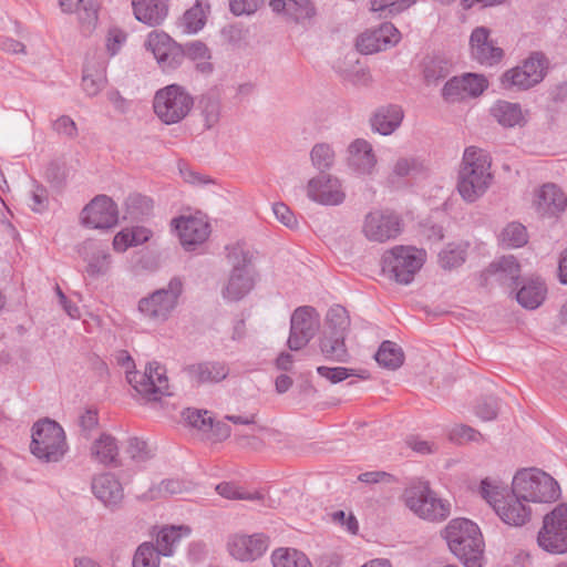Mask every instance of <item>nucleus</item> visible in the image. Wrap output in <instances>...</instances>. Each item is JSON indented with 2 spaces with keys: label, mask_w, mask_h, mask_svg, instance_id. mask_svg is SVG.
<instances>
[{
  "label": "nucleus",
  "mask_w": 567,
  "mask_h": 567,
  "mask_svg": "<svg viewBox=\"0 0 567 567\" xmlns=\"http://www.w3.org/2000/svg\"><path fill=\"white\" fill-rule=\"evenodd\" d=\"M489 169L491 161L485 151L475 146L465 148L457 190L466 203H474L486 193L493 179Z\"/></svg>",
  "instance_id": "f257e3e1"
},
{
  "label": "nucleus",
  "mask_w": 567,
  "mask_h": 567,
  "mask_svg": "<svg viewBox=\"0 0 567 567\" xmlns=\"http://www.w3.org/2000/svg\"><path fill=\"white\" fill-rule=\"evenodd\" d=\"M444 538L465 567H482L484 540L475 523L466 518L452 519L444 529Z\"/></svg>",
  "instance_id": "f03ea898"
},
{
  "label": "nucleus",
  "mask_w": 567,
  "mask_h": 567,
  "mask_svg": "<svg viewBox=\"0 0 567 567\" xmlns=\"http://www.w3.org/2000/svg\"><path fill=\"white\" fill-rule=\"evenodd\" d=\"M480 494L493 507L498 517L512 526H522L530 518V508L526 502L513 491L499 486L486 477L482 480Z\"/></svg>",
  "instance_id": "7ed1b4c3"
},
{
  "label": "nucleus",
  "mask_w": 567,
  "mask_h": 567,
  "mask_svg": "<svg viewBox=\"0 0 567 567\" xmlns=\"http://www.w3.org/2000/svg\"><path fill=\"white\" fill-rule=\"evenodd\" d=\"M31 453L42 462H60L68 452L63 427L55 421L43 419L32 426Z\"/></svg>",
  "instance_id": "20e7f679"
},
{
  "label": "nucleus",
  "mask_w": 567,
  "mask_h": 567,
  "mask_svg": "<svg viewBox=\"0 0 567 567\" xmlns=\"http://www.w3.org/2000/svg\"><path fill=\"white\" fill-rule=\"evenodd\" d=\"M512 484L513 491L525 502L550 503L560 495V488L555 478L538 468L518 471Z\"/></svg>",
  "instance_id": "39448f33"
},
{
  "label": "nucleus",
  "mask_w": 567,
  "mask_h": 567,
  "mask_svg": "<svg viewBox=\"0 0 567 567\" xmlns=\"http://www.w3.org/2000/svg\"><path fill=\"white\" fill-rule=\"evenodd\" d=\"M403 499L406 507L422 519L441 522L451 514L450 502L439 498L429 482L420 481L405 488Z\"/></svg>",
  "instance_id": "423d86ee"
},
{
  "label": "nucleus",
  "mask_w": 567,
  "mask_h": 567,
  "mask_svg": "<svg viewBox=\"0 0 567 567\" xmlns=\"http://www.w3.org/2000/svg\"><path fill=\"white\" fill-rule=\"evenodd\" d=\"M193 106V95L179 84H169L159 89L153 99L154 113L166 125L182 122Z\"/></svg>",
  "instance_id": "0eeeda50"
},
{
  "label": "nucleus",
  "mask_w": 567,
  "mask_h": 567,
  "mask_svg": "<svg viewBox=\"0 0 567 567\" xmlns=\"http://www.w3.org/2000/svg\"><path fill=\"white\" fill-rule=\"evenodd\" d=\"M548 61L544 53L533 52L520 64L506 70L499 84L506 91H527L539 84L547 72Z\"/></svg>",
  "instance_id": "6e6552de"
},
{
  "label": "nucleus",
  "mask_w": 567,
  "mask_h": 567,
  "mask_svg": "<svg viewBox=\"0 0 567 567\" xmlns=\"http://www.w3.org/2000/svg\"><path fill=\"white\" fill-rule=\"evenodd\" d=\"M537 545L548 554L567 553V503L556 505L543 517Z\"/></svg>",
  "instance_id": "1a4fd4ad"
},
{
  "label": "nucleus",
  "mask_w": 567,
  "mask_h": 567,
  "mask_svg": "<svg viewBox=\"0 0 567 567\" xmlns=\"http://www.w3.org/2000/svg\"><path fill=\"white\" fill-rule=\"evenodd\" d=\"M184 291L179 277H173L166 287L159 288L138 301L140 312L148 319L166 321L178 305Z\"/></svg>",
  "instance_id": "9d476101"
},
{
  "label": "nucleus",
  "mask_w": 567,
  "mask_h": 567,
  "mask_svg": "<svg viewBox=\"0 0 567 567\" xmlns=\"http://www.w3.org/2000/svg\"><path fill=\"white\" fill-rule=\"evenodd\" d=\"M228 257L233 270L228 284L223 290V296L230 301H238L254 287V277L249 268L251 255L240 247H234Z\"/></svg>",
  "instance_id": "9b49d317"
},
{
  "label": "nucleus",
  "mask_w": 567,
  "mask_h": 567,
  "mask_svg": "<svg viewBox=\"0 0 567 567\" xmlns=\"http://www.w3.org/2000/svg\"><path fill=\"white\" fill-rule=\"evenodd\" d=\"M126 380L147 401H158L163 395H171L166 370L157 362L148 363L143 373L126 371Z\"/></svg>",
  "instance_id": "f8f14e48"
},
{
  "label": "nucleus",
  "mask_w": 567,
  "mask_h": 567,
  "mask_svg": "<svg viewBox=\"0 0 567 567\" xmlns=\"http://www.w3.org/2000/svg\"><path fill=\"white\" fill-rule=\"evenodd\" d=\"M422 258L411 247H395L383 257V270L389 271L396 282L410 284L422 267Z\"/></svg>",
  "instance_id": "ddd939ff"
},
{
  "label": "nucleus",
  "mask_w": 567,
  "mask_h": 567,
  "mask_svg": "<svg viewBox=\"0 0 567 567\" xmlns=\"http://www.w3.org/2000/svg\"><path fill=\"white\" fill-rule=\"evenodd\" d=\"M320 327V317L315 308L303 306L297 308L290 319V333L287 344L290 350L305 348L316 336Z\"/></svg>",
  "instance_id": "4468645a"
},
{
  "label": "nucleus",
  "mask_w": 567,
  "mask_h": 567,
  "mask_svg": "<svg viewBox=\"0 0 567 567\" xmlns=\"http://www.w3.org/2000/svg\"><path fill=\"white\" fill-rule=\"evenodd\" d=\"M401 231V218L392 212L375 209L364 217L362 233L370 241L384 243L398 237Z\"/></svg>",
  "instance_id": "2eb2a0df"
},
{
  "label": "nucleus",
  "mask_w": 567,
  "mask_h": 567,
  "mask_svg": "<svg viewBox=\"0 0 567 567\" xmlns=\"http://www.w3.org/2000/svg\"><path fill=\"white\" fill-rule=\"evenodd\" d=\"M171 226L177 231L182 246L187 250L205 243L210 234L208 219L202 214L173 218Z\"/></svg>",
  "instance_id": "dca6fc26"
},
{
  "label": "nucleus",
  "mask_w": 567,
  "mask_h": 567,
  "mask_svg": "<svg viewBox=\"0 0 567 567\" xmlns=\"http://www.w3.org/2000/svg\"><path fill=\"white\" fill-rule=\"evenodd\" d=\"M117 219V205L106 195L95 196L81 212L82 224L93 229L111 228Z\"/></svg>",
  "instance_id": "f3484780"
},
{
  "label": "nucleus",
  "mask_w": 567,
  "mask_h": 567,
  "mask_svg": "<svg viewBox=\"0 0 567 567\" xmlns=\"http://www.w3.org/2000/svg\"><path fill=\"white\" fill-rule=\"evenodd\" d=\"M471 59L485 66H494L504 58V50L492 39L487 27H476L470 35Z\"/></svg>",
  "instance_id": "a211bd4d"
},
{
  "label": "nucleus",
  "mask_w": 567,
  "mask_h": 567,
  "mask_svg": "<svg viewBox=\"0 0 567 567\" xmlns=\"http://www.w3.org/2000/svg\"><path fill=\"white\" fill-rule=\"evenodd\" d=\"M76 252L86 264L85 272L91 278L106 276L111 269L112 256L109 246L95 239H86L76 246Z\"/></svg>",
  "instance_id": "6ab92c4d"
},
{
  "label": "nucleus",
  "mask_w": 567,
  "mask_h": 567,
  "mask_svg": "<svg viewBox=\"0 0 567 567\" xmlns=\"http://www.w3.org/2000/svg\"><path fill=\"white\" fill-rule=\"evenodd\" d=\"M269 536L264 533L252 535L234 534L228 537L227 549L235 559L244 563L255 561L267 551Z\"/></svg>",
  "instance_id": "aec40b11"
},
{
  "label": "nucleus",
  "mask_w": 567,
  "mask_h": 567,
  "mask_svg": "<svg viewBox=\"0 0 567 567\" xmlns=\"http://www.w3.org/2000/svg\"><path fill=\"white\" fill-rule=\"evenodd\" d=\"M306 190L311 200L326 206H338L346 199L341 181L330 174H320L309 179Z\"/></svg>",
  "instance_id": "412c9836"
},
{
  "label": "nucleus",
  "mask_w": 567,
  "mask_h": 567,
  "mask_svg": "<svg viewBox=\"0 0 567 567\" xmlns=\"http://www.w3.org/2000/svg\"><path fill=\"white\" fill-rule=\"evenodd\" d=\"M400 39V31L392 23L384 22L363 32L357 40V48L361 53L372 54L394 47Z\"/></svg>",
  "instance_id": "4be33fe9"
},
{
  "label": "nucleus",
  "mask_w": 567,
  "mask_h": 567,
  "mask_svg": "<svg viewBox=\"0 0 567 567\" xmlns=\"http://www.w3.org/2000/svg\"><path fill=\"white\" fill-rule=\"evenodd\" d=\"M271 11L288 23L303 24L316 16L311 0H269Z\"/></svg>",
  "instance_id": "5701e85b"
},
{
  "label": "nucleus",
  "mask_w": 567,
  "mask_h": 567,
  "mask_svg": "<svg viewBox=\"0 0 567 567\" xmlns=\"http://www.w3.org/2000/svg\"><path fill=\"white\" fill-rule=\"evenodd\" d=\"M482 276L486 281L492 278L498 285L515 290L519 285L520 265L514 256H503L493 261Z\"/></svg>",
  "instance_id": "b1692460"
},
{
  "label": "nucleus",
  "mask_w": 567,
  "mask_h": 567,
  "mask_svg": "<svg viewBox=\"0 0 567 567\" xmlns=\"http://www.w3.org/2000/svg\"><path fill=\"white\" fill-rule=\"evenodd\" d=\"M534 206L542 217H557L567 207V197L553 183L544 184L535 194Z\"/></svg>",
  "instance_id": "393cba45"
},
{
  "label": "nucleus",
  "mask_w": 567,
  "mask_h": 567,
  "mask_svg": "<svg viewBox=\"0 0 567 567\" xmlns=\"http://www.w3.org/2000/svg\"><path fill=\"white\" fill-rule=\"evenodd\" d=\"M348 165L359 175H371L377 166L372 145L363 138L354 140L348 147Z\"/></svg>",
  "instance_id": "a878e982"
},
{
  "label": "nucleus",
  "mask_w": 567,
  "mask_h": 567,
  "mask_svg": "<svg viewBox=\"0 0 567 567\" xmlns=\"http://www.w3.org/2000/svg\"><path fill=\"white\" fill-rule=\"evenodd\" d=\"M92 492L109 508H116L123 501L124 493L120 481L111 473H104L92 480Z\"/></svg>",
  "instance_id": "bb28decb"
},
{
  "label": "nucleus",
  "mask_w": 567,
  "mask_h": 567,
  "mask_svg": "<svg viewBox=\"0 0 567 567\" xmlns=\"http://www.w3.org/2000/svg\"><path fill=\"white\" fill-rule=\"evenodd\" d=\"M190 382L196 385L205 383H218L225 380L229 373L228 367L218 361H205L189 364L184 368Z\"/></svg>",
  "instance_id": "cd10ccee"
},
{
  "label": "nucleus",
  "mask_w": 567,
  "mask_h": 567,
  "mask_svg": "<svg viewBox=\"0 0 567 567\" xmlns=\"http://www.w3.org/2000/svg\"><path fill=\"white\" fill-rule=\"evenodd\" d=\"M135 18L151 27L161 24L168 13V0H132Z\"/></svg>",
  "instance_id": "c85d7f7f"
},
{
  "label": "nucleus",
  "mask_w": 567,
  "mask_h": 567,
  "mask_svg": "<svg viewBox=\"0 0 567 567\" xmlns=\"http://www.w3.org/2000/svg\"><path fill=\"white\" fill-rule=\"evenodd\" d=\"M403 117L404 112L400 105H383L373 113L371 127L381 135H390L401 125Z\"/></svg>",
  "instance_id": "c756f323"
},
{
  "label": "nucleus",
  "mask_w": 567,
  "mask_h": 567,
  "mask_svg": "<svg viewBox=\"0 0 567 567\" xmlns=\"http://www.w3.org/2000/svg\"><path fill=\"white\" fill-rule=\"evenodd\" d=\"M489 112L493 118L504 127L523 126L526 123L518 103L498 100L493 104Z\"/></svg>",
  "instance_id": "7c9ffc66"
},
{
  "label": "nucleus",
  "mask_w": 567,
  "mask_h": 567,
  "mask_svg": "<svg viewBox=\"0 0 567 567\" xmlns=\"http://www.w3.org/2000/svg\"><path fill=\"white\" fill-rule=\"evenodd\" d=\"M93 460L105 465L117 467L121 465L118 460V446L114 436L103 433L95 440L91 447Z\"/></svg>",
  "instance_id": "2f4dec72"
},
{
  "label": "nucleus",
  "mask_w": 567,
  "mask_h": 567,
  "mask_svg": "<svg viewBox=\"0 0 567 567\" xmlns=\"http://www.w3.org/2000/svg\"><path fill=\"white\" fill-rule=\"evenodd\" d=\"M546 293L547 288L543 280L529 279L516 292V300L522 307L534 310L544 302Z\"/></svg>",
  "instance_id": "473e14b6"
},
{
  "label": "nucleus",
  "mask_w": 567,
  "mask_h": 567,
  "mask_svg": "<svg viewBox=\"0 0 567 567\" xmlns=\"http://www.w3.org/2000/svg\"><path fill=\"white\" fill-rule=\"evenodd\" d=\"M346 336L347 334H322L319 347L322 355L327 360L341 363L349 362L350 354L344 342Z\"/></svg>",
  "instance_id": "72a5a7b5"
},
{
  "label": "nucleus",
  "mask_w": 567,
  "mask_h": 567,
  "mask_svg": "<svg viewBox=\"0 0 567 567\" xmlns=\"http://www.w3.org/2000/svg\"><path fill=\"white\" fill-rule=\"evenodd\" d=\"M189 534L190 528L188 526L164 527L157 534L155 549H157L159 555L171 556L182 537L188 536Z\"/></svg>",
  "instance_id": "f704fd0d"
},
{
  "label": "nucleus",
  "mask_w": 567,
  "mask_h": 567,
  "mask_svg": "<svg viewBox=\"0 0 567 567\" xmlns=\"http://www.w3.org/2000/svg\"><path fill=\"white\" fill-rule=\"evenodd\" d=\"M271 563L274 567H312L306 554L288 547L275 549L271 554Z\"/></svg>",
  "instance_id": "c9c22d12"
},
{
  "label": "nucleus",
  "mask_w": 567,
  "mask_h": 567,
  "mask_svg": "<svg viewBox=\"0 0 567 567\" xmlns=\"http://www.w3.org/2000/svg\"><path fill=\"white\" fill-rule=\"evenodd\" d=\"M105 66L104 63H99L93 66L86 63L83 70L82 87L89 96H95L105 85Z\"/></svg>",
  "instance_id": "e433bc0d"
},
{
  "label": "nucleus",
  "mask_w": 567,
  "mask_h": 567,
  "mask_svg": "<svg viewBox=\"0 0 567 567\" xmlns=\"http://www.w3.org/2000/svg\"><path fill=\"white\" fill-rule=\"evenodd\" d=\"M153 210V200L142 194H131L125 200V219L142 220Z\"/></svg>",
  "instance_id": "4c0bfd02"
},
{
  "label": "nucleus",
  "mask_w": 567,
  "mask_h": 567,
  "mask_svg": "<svg viewBox=\"0 0 567 567\" xmlns=\"http://www.w3.org/2000/svg\"><path fill=\"white\" fill-rule=\"evenodd\" d=\"M374 358L380 365L391 370L400 368L404 361L402 349L389 340L381 343Z\"/></svg>",
  "instance_id": "58836bf2"
},
{
  "label": "nucleus",
  "mask_w": 567,
  "mask_h": 567,
  "mask_svg": "<svg viewBox=\"0 0 567 567\" xmlns=\"http://www.w3.org/2000/svg\"><path fill=\"white\" fill-rule=\"evenodd\" d=\"M349 326L350 318L347 309L340 305H336L327 312L323 333L347 334Z\"/></svg>",
  "instance_id": "ea45409f"
},
{
  "label": "nucleus",
  "mask_w": 567,
  "mask_h": 567,
  "mask_svg": "<svg viewBox=\"0 0 567 567\" xmlns=\"http://www.w3.org/2000/svg\"><path fill=\"white\" fill-rule=\"evenodd\" d=\"M451 73V63L442 58H430L424 61L423 76L427 84H436Z\"/></svg>",
  "instance_id": "a19ab883"
},
{
  "label": "nucleus",
  "mask_w": 567,
  "mask_h": 567,
  "mask_svg": "<svg viewBox=\"0 0 567 567\" xmlns=\"http://www.w3.org/2000/svg\"><path fill=\"white\" fill-rule=\"evenodd\" d=\"M74 11L84 32H91L97 22V7L95 0H78Z\"/></svg>",
  "instance_id": "79ce46f5"
},
{
  "label": "nucleus",
  "mask_w": 567,
  "mask_h": 567,
  "mask_svg": "<svg viewBox=\"0 0 567 567\" xmlns=\"http://www.w3.org/2000/svg\"><path fill=\"white\" fill-rule=\"evenodd\" d=\"M199 107L205 120V127L212 128L219 121L220 103L218 96L213 92L204 94L199 100Z\"/></svg>",
  "instance_id": "37998d69"
},
{
  "label": "nucleus",
  "mask_w": 567,
  "mask_h": 567,
  "mask_svg": "<svg viewBox=\"0 0 567 567\" xmlns=\"http://www.w3.org/2000/svg\"><path fill=\"white\" fill-rule=\"evenodd\" d=\"M310 157L312 165L321 174H326L334 164V152L327 143L316 144L310 152Z\"/></svg>",
  "instance_id": "c03bdc74"
},
{
  "label": "nucleus",
  "mask_w": 567,
  "mask_h": 567,
  "mask_svg": "<svg viewBox=\"0 0 567 567\" xmlns=\"http://www.w3.org/2000/svg\"><path fill=\"white\" fill-rule=\"evenodd\" d=\"M501 240L508 248L523 247L528 241L526 227L520 223H509L503 229Z\"/></svg>",
  "instance_id": "a18cd8bd"
},
{
  "label": "nucleus",
  "mask_w": 567,
  "mask_h": 567,
  "mask_svg": "<svg viewBox=\"0 0 567 567\" xmlns=\"http://www.w3.org/2000/svg\"><path fill=\"white\" fill-rule=\"evenodd\" d=\"M466 248L463 245L449 244L440 254L439 262L444 269H454L465 262Z\"/></svg>",
  "instance_id": "49530a36"
},
{
  "label": "nucleus",
  "mask_w": 567,
  "mask_h": 567,
  "mask_svg": "<svg viewBox=\"0 0 567 567\" xmlns=\"http://www.w3.org/2000/svg\"><path fill=\"white\" fill-rule=\"evenodd\" d=\"M416 0H371V11L378 12L380 18L399 14L410 8Z\"/></svg>",
  "instance_id": "de8ad7c7"
},
{
  "label": "nucleus",
  "mask_w": 567,
  "mask_h": 567,
  "mask_svg": "<svg viewBox=\"0 0 567 567\" xmlns=\"http://www.w3.org/2000/svg\"><path fill=\"white\" fill-rule=\"evenodd\" d=\"M159 554L150 543L140 545L133 558V567H158Z\"/></svg>",
  "instance_id": "09e8293b"
},
{
  "label": "nucleus",
  "mask_w": 567,
  "mask_h": 567,
  "mask_svg": "<svg viewBox=\"0 0 567 567\" xmlns=\"http://www.w3.org/2000/svg\"><path fill=\"white\" fill-rule=\"evenodd\" d=\"M183 415L190 426L204 433H208V430L213 426V416L207 410L188 408L184 411Z\"/></svg>",
  "instance_id": "8fccbe9b"
},
{
  "label": "nucleus",
  "mask_w": 567,
  "mask_h": 567,
  "mask_svg": "<svg viewBox=\"0 0 567 567\" xmlns=\"http://www.w3.org/2000/svg\"><path fill=\"white\" fill-rule=\"evenodd\" d=\"M219 495L228 499L260 501L265 505V496L259 493L240 492L233 483H220L216 486Z\"/></svg>",
  "instance_id": "3c124183"
},
{
  "label": "nucleus",
  "mask_w": 567,
  "mask_h": 567,
  "mask_svg": "<svg viewBox=\"0 0 567 567\" xmlns=\"http://www.w3.org/2000/svg\"><path fill=\"white\" fill-rule=\"evenodd\" d=\"M167 52L162 53L157 63L163 70H174L182 64L185 59L184 48L175 41L169 45Z\"/></svg>",
  "instance_id": "603ef678"
},
{
  "label": "nucleus",
  "mask_w": 567,
  "mask_h": 567,
  "mask_svg": "<svg viewBox=\"0 0 567 567\" xmlns=\"http://www.w3.org/2000/svg\"><path fill=\"white\" fill-rule=\"evenodd\" d=\"M173 41L168 34L153 31L147 37L146 47L152 51L155 59L158 60L162 53L167 52Z\"/></svg>",
  "instance_id": "864d4df0"
},
{
  "label": "nucleus",
  "mask_w": 567,
  "mask_h": 567,
  "mask_svg": "<svg viewBox=\"0 0 567 567\" xmlns=\"http://www.w3.org/2000/svg\"><path fill=\"white\" fill-rule=\"evenodd\" d=\"M450 440L456 443L481 442L484 436L481 432L466 424H457L450 432Z\"/></svg>",
  "instance_id": "5fc2aeb1"
},
{
  "label": "nucleus",
  "mask_w": 567,
  "mask_h": 567,
  "mask_svg": "<svg viewBox=\"0 0 567 567\" xmlns=\"http://www.w3.org/2000/svg\"><path fill=\"white\" fill-rule=\"evenodd\" d=\"M125 453L136 464L144 463L152 457V454L147 449L146 442L137 437L128 439Z\"/></svg>",
  "instance_id": "6e6d98bb"
},
{
  "label": "nucleus",
  "mask_w": 567,
  "mask_h": 567,
  "mask_svg": "<svg viewBox=\"0 0 567 567\" xmlns=\"http://www.w3.org/2000/svg\"><path fill=\"white\" fill-rule=\"evenodd\" d=\"M205 12L199 2L184 13V23L188 32L199 31L205 25Z\"/></svg>",
  "instance_id": "4d7b16f0"
},
{
  "label": "nucleus",
  "mask_w": 567,
  "mask_h": 567,
  "mask_svg": "<svg viewBox=\"0 0 567 567\" xmlns=\"http://www.w3.org/2000/svg\"><path fill=\"white\" fill-rule=\"evenodd\" d=\"M45 178L54 188H62L66 181L65 163L52 161L45 169Z\"/></svg>",
  "instance_id": "13d9d810"
},
{
  "label": "nucleus",
  "mask_w": 567,
  "mask_h": 567,
  "mask_svg": "<svg viewBox=\"0 0 567 567\" xmlns=\"http://www.w3.org/2000/svg\"><path fill=\"white\" fill-rule=\"evenodd\" d=\"M461 82L464 85L466 97L478 96L487 87V80L483 75L474 73H467L461 78Z\"/></svg>",
  "instance_id": "bf43d9fd"
},
{
  "label": "nucleus",
  "mask_w": 567,
  "mask_h": 567,
  "mask_svg": "<svg viewBox=\"0 0 567 567\" xmlns=\"http://www.w3.org/2000/svg\"><path fill=\"white\" fill-rule=\"evenodd\" d=\"M317 372L320 377L327 379L331 383H339L349 377L355 375L354 370L343 368V367H337V368H329V367H318ZM357 377H360L364 379L365 377L362 374H357Z\"/></svg>",
  "instance_id": "052dcab7"
},
{
  "label": "nucleus",
  "mask_w": 567,
  "mask_h": 567,
  "mask_svg": "<svg viewBox=\"0 0 567 567\" xmlns=\"http://www.w3.org/2000/svg\"><path fill=\"white\" fill-rule=\"evenodd\" d=\"M498 403L495 398L488 396L480 400L475 406V414L483 421H492L497 416Z\"/></svg>",
  "instance_id": "680f3d73"
},
{
  "label": "nucleus",
  "mask_w": 567,
  "mask_h": 567,
  "mask_svg": "<svg viewBox=\"0 0 567 567\" xmlns=\"http://www.w3.org/2000/svg\"><path fill=\"white\" fill-rule=\"evenodd\" d=\"M444 100L455 102L466 99L464 85L461 82V78L454 76L449 80L442 90Z\"/></svg>",
  "instance_id": "e2e57ef3"
},
{
  "label": "nucleus",
  "mask_w": 567,
  "mask_h": 567,
  "mask_svg": "<svg viewBox=\"0 0 567 567\" xmlns=\"http://www.w3.org/2000/svg\"><path fill=\"white\" fill-rule=\"evenodd\" d=\"M184 486L183 483L178 480L169 478L164 480L159 483V485L153 489H150L151 498L156 496H167L173 494L182 493Z\"/></svg>",
  "instance_id": "0e129e2a"
},
{
  "label": "nucleus",
  "mask_w": 567,
  "mask_h": 567,
  "mask_svg": "<svg viewBox=\"0 0 567 567\" xmlns=\"http://www.w3.org/2000/svg\"><path fill=\"white\" fill-rule=\"evenodd\" d=\"M53 130L69 138H74L78 135V127L75 122L68 115H62L56 118L52 124Z\"/></svg>",
  "instance_id": "69168bd1"
},
{
  "label": "nucleus",
  "mask_w": 567,
  "mask_h": 567,
  "mask_svg": "<svg viewBox=\"0 0 567 567\" xmlns=\"http://www.w3.org/2000/svg\"><path fill=\"white\" fill-rule=\"evenodd\" d=\"M264 0H229V9L235 16L251 14Z\"/></svg>",
  "instance_id": "338daca9"
},
{
  "label": "nucleus",
  "mask_w": 567,
  "mask_h": 567,
  "mask_svg": "<svg viewBox=\"0 0 567 567\" xmlns=\"http://www.w3.org/2000/svg\"><path fill=\"white\" fill-rule=\"evenodd\" d=\"M185 58H188L193 61L198 60H209L210 59V52L209 49L206 47L205 43L200 41H194L184 48Z\"/></svg>",
  "instance_id": "774afa93"
}]
</instances>
